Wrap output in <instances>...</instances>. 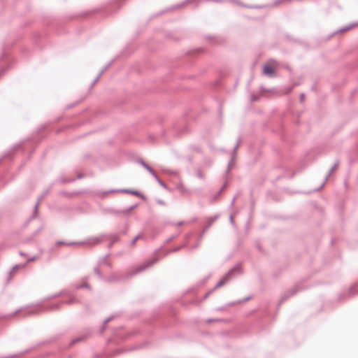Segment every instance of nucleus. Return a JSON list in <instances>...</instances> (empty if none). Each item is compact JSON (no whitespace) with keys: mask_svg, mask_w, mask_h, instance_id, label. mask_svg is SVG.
I'll return each mask as SVG.
<instances>
[{"mask_svg":"<svg viewBox=\"0 0 358 358\" xmlns=\"http://www.w3.org/2000/svg\"><path fill=\"white\" fill-rule=\"evenodd\" d=\"M158 261L159 259L157 257H153L151 259L147 260L144 262L143 264L136 266L131 271L126 274H122L120 273H114L108 278L107 280L109 282L124 280L126 279L131 278L137 274H139L145 271V270L152 267Z\"/></svg>","mask_w":358,"mask_h":358,"instance_id":"nucleus-1","label":"nucleus"},{"mask_svg":"<svg viewBox=\"0 0 358 358\" xmlns=\"http://www.w3.org/2000/svg\"><path fill=\"white\" fill-rule=\"evenodd\" d=\"M241 273V264L238 263L233 266L229 271L221 278V280L217 283V285L211 289V292H214L217 288L224 285L234 278L236 274Z\"/></svg>","mask_w":358,"mask_h":358,"instance_id":"nucleus-2","label":"nucleus"},{"mask_svg":"<svg viewBox=\"0 0 358 358\" xmlns=\"http://www.w3.org/2000/svg\"><path fill=\"white\" fill-rule=\"evenodd\" d=\"M113 192H122V193L131 194L132 195L138 196L144 200L146 199L145 195L143 194L142 193H141L139 191L129 189H110L108 191L103 192L101 193V194H102L101 198H103L108 193H113Z\"/></svg>","mask_w":358,"mask_h":358,"instance_id":"nucleus-3","label":"nucleus"},{"mask_svg":"<svg viewBox=\"0 0 358 358\" xmlns=\"http://www.w3.org/2000/svg\"><path fill=\"white\" fill-rule=\"evenodd\" d=\"M106 236V234H102L99 236H94V237L88 238L84 241H80L79 243V244L87 245L91 247L95 246V245L99 244L100 243L103 242V238Z\"/></svg>","mask_w":358,"mask_h":358,"instance_id":"nucleus-4","label":"nucleus"},{"mask_svg":"<svg viewBox=\"0 0 358 358\" xmlns=\"http://www.w3.org/2000/svg\"><path fill=\"white\" fill-rule=\"evenodd\" d=\"M358 294V282L354 284L352 286L350 287L348 291L343 292L339 295L338 299L342 301L345 299L350 298L351 296H355Z\"/></svg>","mask_w":358,"mask_h":358,"instance_id":"nucleus-5","label":"nucleus"},{"mask_svg":"<svg viewBox=\"0 0 358 358\" xmlns=\"http://www.w3.org/2000/svg\"><path fill=\"white\" fill-rule=\"evenodd\" d=\"M41 311L39 308H34L32 309H26V308H20L16 310L12 314L10 315V317H13L18 313H22L23 317H27L34 315L38 314Z\"/></svg>","mask_w":358,"mask_h":358,"instance_id":"nucleus-6","label":"nucleus"},{"mask_svg":"<svg viewBox=\"0 0 358 358\" xmlns=\"http://www.w3.org/2000/svg\"><path fill=\"white\" fill-rule=\"evenodd\" d=\"M299 291V289L297 287H293L290 290L285 291L281 298L279 300V306H280L282 303H284L287 299H288L292 296L295 295Z\"/></svg>","mask_w":358,"mask_h":358,"instance_id":"nucleus-7","label":"nucleus"},{"mask_svg":"<svg viewBox=\"0 0 358 358\" xmlns=\"http://www.w3.org/2000/svg\"><path fill=\"white\" fill-rule=\"evenodd\" d=\"M339 165V161H336V162L334 164V166L331 168V169L329 170V173L326 176L325 178H324V182L321 184V185L317 187V189H315L314 191L317 192V191H319L325 185L326 182L328 180L329 176L331 175V173L334 172V171L337 169V167Z\"/></svg>","mask_w":358,"mask_h":358,"instance_id":"nucleus-8","label":"nucleus"},{"mask_svg":"<svg viewBox=\"0 0 358 358\" xmlns=\"http://www.w3.org/2000/svg\"><path fill=\"white\" fill-rule=\"evenodd\" d=\"M219 217V215H215L214 216H210L207 217V225L204 227L203 230V233L201 236V238H202L204 233L213 225V224L217 220V219Z\"/></svg>","mask_w":358,"mask_h":358,"instance_id":"nucleus-9","label":"nucleus"},{"mask_svg":"<svg viewBox=\"0 0 358 358\" xmlns=\"http://www.w3.org/2000/svg\"><path fill=\"white\" fill-rule=\"evenodd\" d=\"M192 0H186L180 3H178V4H176L169 8H167L166 10H162L161 12V13H164L165 12H167V11H169V10H175V9H178V8H183L184 6H185L187 3L192 2Z\"/></svg>","mask_w":358,"mask_h":358,"instance_id":"nucleus-10","label":"nucleus"},{"mask_svg":"<svg viewBox=\"0 0 358 358\" xmlns=\"http://www.w3.org/2000/svg\"><path fill=\"white\" fill-rule=\"evenodd\" d=\"M232 2H234L235 3L245 7L248 8H254V9H261L266 7L265 5H252V6H246V4H244L243 3L241 2L239 0H231Z\"/></svg>","mask_w":358,"mask_h":358,"instance_id":"nucleus-11","label":"nucleus"},{"mask_svg":"<svg viewBox=\"0 0 358 358\" xmlns=\"http://www.w3.org/2000/svg\"><path fill=\"white\" fill-rule=\"evenodd\" d=\"M120 234H110L109 236V238H110V243L108 244V248L110 250L112 248V247L113 246V245L115 243H117L120 241V237H119Z\"/></svg>","mask_w":358,"mask_h":358,"instance_id":"nucleus-12","label":"nucleus"},{"mask_svg":"<svg viewBox=\"0 0 358 358\" xmlns=\"http://www.w3.org/2000/svg\"><path fill=\"white\" fill-rule=\"evenodd\" d=\"M263 73L269 77H272L275 73V69L268 64H265L264 66Z\"/></svg>","mask_w":358,"mask_h":358,"instance_id":"nucleus-13","label":"nucleus"},{"mask_svg":"<svg viewBox=\"0 0 358 358\" xmlns=\"http://www.w3.org/2000/svg\"><path fill=\"white\" fill-rule=\"evenodd\" d=\"M103 212L105 213H110L112 215H119V214H124V209L117 210L113 208H107L103 209Z\"/></svg>","mask_w":358,"mask_h":358,"instance_id":"nucleus-14","label":"nucleus"},{"mask_svg":"<svg viewBox=\"0 0 358 358\" xmlns=\"http://www.w3.org/2000/svg\"><path fill=\"white\" fill-rule=\"evenodd\" d=\"M62 305L61 301L58 303H53L52 305L48 306L44 308V309L47 311H54L59 309L60 306Z\"/></svg>","mask_w":358,"mask_h":358,"instance_id":"nucleus-15","label":"nucleus"},{"mask_svg":"<svg viewBox=\"0 0 358 358\" xmlns=\"http://www.w3.org/2000/svg\"><path fill=\"white\" fill-rule=\"evenodd\" d=\"M137 162L142 166H143L148 172L152 170V169L143 159H139L137 160Z\"/></svg>","mask_w":358,"mask_h":358,"instance_id":"nucleus-16","label":"nucleus"},{"mask_svg":"<svg viewBox=\"0 0 358 358\" xmlns=\"http://www.w3.org/2000/svg\"><path fill=\"white\" fill-rule=\"evenodd\" d=\"M87 337V336L84 335V336H78L74 339H73L70 343H69V345H73L78 342H80L83 340L85 339V338Z\"/></svg>","mask_w":358,"mask_h":358,"instance_id":"nucleus-17","label":"nucleus"},{"mask_svg":"<svg viewBox=\"0 0 358 358\" xmlns=\"http://www.w3.org/2000/svg\"><path fill=\"white\" fill-rule=\"evenodd\" d=\"M78 302V300L76 297L74 296H72L70 299L69 300H64V301H61V303L62 305V304H66V305H71V304H73L74 303H76Z\"/></svg>","mask_w":358,"mask_h":358,"instance_id":"nucleus-18","label":"nucleus"},{"mask_svg":"<svg viewBox=\"0 0 358 358\" xmlns=\"http://www.w3.org/2000/svg\"><path fill=\"white\" fill-rule=\"evenodd\" d=\"M353 26H354L353 24L345 26V27L338 29V31H334L332 35H335V34H336L338 33H341V32H344L345 31H348V30L350 29Z\"/></svg>","mask_w":358,"mask_h":358,"instance_id":"nucleus-19","label":"nucleus"},{"mask_svg":"<svg viewBox=\"0 0 358 358\" xmlns=\"http://www.w3.org/2000/svg\"><path fill=\"white\" fill-rule=\"evenodd\" d=\"M156 180L159 183V185L162 186L163 188L168 191L171 190V189L167 186V185L165 182H164L159 178H157Z\"/></svg>","mask_w":358,"mask_h":358,"instance_id":"nucleus-20","label":"nucleus"},{"mask_svg":"<svg viewBox=\"0 0 358 358\" xmlns=\"http://www.w3.org/2000/svg\"><path fill=\"white\" fill-rule=\"evenodd\" d=\"M114 60H111L107 65H106L103 69L99 72V73L98 75H100V76L101 77L102 75L104 73V72H106L107 71V69L112 65V64L113 63Z\"/></svg>","mask_w":358,"mask_h":358,"instance_id":"nucleus-21","label":"nucleus"},{"mask_svg":"<svg viewBox=\"0 0 358 358\" xmlns=\"http://www.w3.org/2000/svg\"><path fill=\"white\" fill-rule=\"evenodd\" d=\"M113 319V316H110L108 317H107L104 321H103V326L101 329V333L102 334L104 330H105V326L106 324L109 322L110 321H111Z\"/></svg>","mask_w":358,"mask_h":358,"instance_id":"nucleus-22","label":"nucleus"},{"mask_svg":"<svg viewBox=\"0 0 358 358\" xmlns=\"http://www.w3.org/2000/svg\"><path fill=\"white\" fill-rule=\"evenodd\" d=\"M141 238H143V236L141 235V234H138L137 236H136L134 239L131 241L130 243V245L131 246H134L136 245V243L138 240L139 239H141Z\"/></svg>","mask_w":358,"mask_h":358,"instance_id":"nucleus-23","label":"nucleus"},{"mask_svg":"<svg viewBox=\"0 0 358 358\" xmlns=\"http://www.w3.org/2000/svg\"><path fill=\"white\" fill-rule=\"evenodd\" d=\"M138 206V203H136L134 205H132V206H129L127 208H124V214L129 213L130 211H131L132 210L136 208Z\"/></svg>","mask_w":358,"mask_h":358,"instance_id":"nucleus-24","label":"nucleus"},{"mask_svg":"<svg viewBox=\"0 0 358 358\" xmlns=\"http://www.w3.org/2000/svg\"><path fill=\"white\" fill-rule=\"evenodd\" d=\"M240 140H241V138H238V141H237L236 144L235 145V146H234V151H233V155H232V157H236V150H237V149H238V147H239V145H240Z\"/></svg>","mask_w":358,"mask_h":358,"instance_id":"nucleus-25","label":"nucleus"},{"mask_svg":"<svg viewBox=\"0 0 358 358\" xmlns=\"http://www.w3.org/2000/svg\"><path fill=\"white\" fill-rule=\"evenodd\" d=\"M82 288H87V289H90V286L89 284L87 283H83V284H81V285H79L76 287V289H82Z\"/></svg>","mask_w":358,"mask_h":358,"instance_id":"nucleus-26","label":"nucleus"},{"mask_svg":"<svg viewBox=\"0 0 358 358\" xmlns=\"http://www.w3.org/2000/svg\"><path fill=\"white\" fill-rule=\"evenodd\" d=\"M94 271L95 273V274L100 278L101 279L102 278V274L101 273V271L99 269L98 267H95L94 268Z\"/></svg>","mask_w":358,"mask_h":358,"instance_id":"nucleus-27","label":"nucleus"},{"mask_svg":"<svg viewBox=\"0 0 358 358\" xmlns=\"http://www.w3.org/2000/svg\"><path fill=\"white\" fill-rule=\"evenodd\" d=\"M251 299H252V296H247L246 298L243 299V300L238 301L237 302H233L231 304L246 302V301H248L249 300H250Z\"/></svg>","mask_w":358,"mask_h":358,"instance_id":"nucleus-28","label":"nucleus"},{"mask_svg":"<svg viewBox=\"0 0 358 358\" xmlns=\"http://www.w3.org/2000/svg\"><path fill=\"white\" fill-rule=\"evenodd\" d=\"M39 203H40V201H38L37 203L35 204V206H34V213L32 217H35L36 216Z\"/></svg>","mask_w":358,"mask_h":358,"instance_id":"nucleus-29","label":"nucleus"},{"mask_svg":"<svg viewBox=\"0 0 358 358\" xmlns=\"http://www.w3.org/2000/svg\"><path fill=\"white\" fill-rule=\"evenodd\" d=\"M185 246V245H182L179 247L174 248L172 250H171L169 251V252H176L179 251L181 248H184Z\"/></svg>","mask_w":358,"mask_h":358,"instance_id":"nucleus-30","label":"nucleus"},{"mask_svg":"<svg viewBox=\"0 0 358 358\" xmlns=\"http://www.w3.org/2000/svg\"><path fill=\"white\" fill-rule=\"evenodd\" d=\"M101 76L100 75H98L96 78L93 80V82L92 83L91 85H90V88H92L95 84L99 81V80L100 79Z\"/></svg>","mask_w":358,"mask_h":358,"instance_id":"nucleus-31","label":"nucleus"},{"mask_svg":"<svg viewBox=\"0 0 358 358\" xmlns=\"http://www.w3.org/2000/svg\"><path fill=\"white\" fill-rule=\"evenodd\" d=\"M60 181H61V182H62V183H63V184H64V183H66V182H74V181H75V179H74V178H73V179H70V180H66V179H64V178H60Z\"/></svg>","mask_w":358,"mask_h":358,"instance_id":"nucleus-32","label":"nucleus"},{"mask_svg":"<svg viewBox=\"0 0 358 358\" xmlns=\"http://www.w3.org/2000/svg\"><path fill=\"white\" fill-rule=\"evenodd\" d=\"M25 266V264H24V265L16 264L15 266H14L13 267V269H12L11 271H10V272H9V275H12V273H13V270H15V269H16V268H20V267H21V266Z\"/></svg>","mask_w":358,"mask_h":358,"instance_id":"nucleus-33","label":"nucleus"},{"mask_svg":"<svg viewBox=\"0 0 358 358\" xmlns=\"http://www.w3.org/2000/svg\"><path fill=\"white\" fill-rule=\"evenodd\" d=\"M229 222H230V223L231 224V225H232L234 228H236V223H235V222H234V218H233V215H231L229 216Z\"/></svg>","mask_w":358,"mask_h":358,"instance_id":"nucleus-34","label":"nucleus"},{"mask_svg":"<svg viewBox=\"0 0 358 358\" xmlns=\"http://www.w3.org/2000/svg\"><path fill=\"white\" fill-rule=\"evenodd\" d=\"M156 203L157 204H159V205H161V206H166V203L163 200H162V199H157L156 200Z\"/></svg>","mask_w":358,"mask_h":358,"instance_id":"nucleus-35","label":"nucleus"},{"mask_svg":"<svg viewBox=\"0 0 358 358\" xmlns=\"http://www.w3.org/2000/svg\"><path fill=\"white\" fill-rule=\"evenodd\" d=\"M226 187V184H224L221 187L220 189L217 191V192L216 193L217 194V196H220V194L222 193V192L223 191V189L225 188Z\"/></svg>","mask_w":358,"mask_h":358,"instance_id":"nucleus-36","label":"nucleus"},{"mask_svg":"<svg viewBox=\"0 0 358 358\" xmlns=\"http://www.w3.org/2000/svg\"><path fill=\"white\" fill-rule=\"evenodd\" d=\"M226 187V184H224L221 187L220 189L217 191V192L216 193L217 194V196H220V194L222 193V192L223 191V189L225 188Z\"/></svg>","mask_w":358,"mask_h":358,"instance_id":"nucleus-37","label":"nucleus"},{"mask_svg":"<svg viewBox=\"0 0 358 358\" xmlns=\"http://www.w3.org/2000/svg\"><path fill=\"white\" fill-rule=\"evenodd\" d=\"M178 236V234H176V235H173L171 237H169L167 240H166V243H169L170 241H171L172 240H173L174 238H176L177 236Z\"/></svg>","mask_w":358,"mask_h":358,"instance_id":"nucleus-38","label":"nucleus"},{"mask_svg":"<svg viewBox=\"0 0 358 358\" xmlns=\"http://www.w3.org/2000/svg\"><path fill=\"white\" fill-rule=\"evenodd\" d=\"M48 193V189L46 190L39 198L38 200L40 202L45 197V196Z\"/></svg>","mask_w":358,"mask_h":358,"instance_id":"nucleus-39","label":"nucleus"},{"mask_svg":"<svg viewBox=\"0 0 358 358\" xmlns=\"http://www.w3.org/2000/svg\"><path fill=\"white\" fill-rule=\"evenodd\" d=\"M196 176L200 179H203L204 178L203 175L199 171L196 172Z\"/></svg>","mask_w":358,"mask_h":358,"instance_id":"nucleus-40","label":"nucleus"},{"mask_svg":"<svg viewBox=\"0 0 358 358\" xmlns=\"http://www.w3.org/2000/svg\"><path fill=\"white\" fill-rule=\"evenodd\" d=\"M149 173L155 178V180H157V178H159L153 169Z\"/></svg>","mask_w":358,"mask_h":358,"instance_id":"nucleus-41","label":"nucleus"},{"mask_svg":"<svg viewBox=\"0 0 358 358\" xmlns=\"http://www.w3.org/2000/svg\"><path fill=\"white\" fill-rule=\"evenodd\" d=\"M149 173L155 178V180H157V178H159L153 169Z\"/></svg>","mask_w":358,"mask_h":358,"instance_id":"nucleus-42","label":"nucleus"},{"mask_svg":"<svg viewBox=\"0 0 358 358\" xmlns=\"http://www.w3.org/2000/svg\"><path fill=\"white\" fill-rule=\"evenodd\" d=\"M66 242L65 241H59L56 243V245H66Z\"/></svg>","mask_w":358,"mask_h":358,"instance_id":"nucleus-43","label":"nucleus"},{"mask_svg":"<svg viewBox=\"0 0 358 358\" xmlns=\"http://www.w3.org/2000/svg\"><path fill=\"white\" fill-rule=\"evenodd\" d=\"M36 259V256H33V257H31L29 258V259L27 260V263H29V262H33V261H34Z\"/></svg>","mask_w":358,"mask_h":358,"instance_id":"nucleus-44","label":"nucleus"},{"mask_svg":"<svg viewBox=\"0 0 358 358\" xmlns=\"http://www.w3.org/2000/svg\"><path fill=\"white\" fill-rule=\"evenodd\" d=\"M284 0H275L273 3V5L274 6H278L279 5L280 3H281L282 2H283Z\"/></svg>","mask_w":358,"mask_h":358,"instance_id":"nucleus-45","label":"nucleus"},{"mask_svg":"<svg viewBox=\"0 0 358 358\" xmlns=\"http://www.w3.org/2000/svg\"><path fill=\"white\" fill-rule=\"evenodd\" d=\"M6 69L3 67L0 68V77L6 72Z\"/></svg>","mask_w":358,"mask_h":358,"instance_id":"nucleus-46","label":"nucleus"},{"mask_svg":"<svg viewBox=\"0 0 358 358\" xmlns=\"http://www.w3.org/2000/svg\"><path fill=\"white\" fill-rule=\"evenodd\" d=\"M79 243L80 242H70V243H67L66 245H80Z\"/></svg>","mask_w":358,"mask_h":358,"instance_id":"nucleus-47","label":"nucleus"},{"mask_svg":"<svg viewBox=\"0 0 358 358\" xmlns=\"http://www.w3.org/2000/svg\"><path fill=\"white\" fill-rule=\"evenodd\" d=\"M64 293H65V292H64V291H61V292H58V293L55 294V296H56V298H57V297H59V296H61V295L64 294Z\"/></svg>","mask_w":358,"mask_h":358,"instance_id":"nucleus-48","label":"nucleus"},{"mask_svg":"<svg viewBox=\"0 0 358 358\" xmlns=\"http://www.w3.org/2000/svg\"><path fill=\"white\" fill-rule=\"evenodd\" d=\"M305 99V94L303 93L300 94V101L303 102Z\"/></svg>","mask_w":358,"mask_h":358,"instance_id":"nucleus-49","label":"nucleus"},{"mask_svg":"<svg viewBox=\"0 0 358 358\" xmlns=\"http://www.w3.org/2000/svg\"><path fill=\"white\" fill-rule=\"evenodd\" d=\"M56 298V296H55V294L53 295H50V296H48L45 300H51V299H55Z\"/></svg>","mask_w":358,"mask_h":358,"instance_id":"nucleus-50","label":"nucleus"},{"mask_svg":"<svg viewBox=\"0 0 358 358\" xmlns=\"http://www.w3.org/2000/svg\"><path fill=\"white\" fill-rule=\"evenodd\" d=\"M234 159H235V157H232L231 159L229 162L228 165H227V166H228V169H229L230 166H231V163H232V161H233ZM228 171H229V170H227V172H228Z\"/></svg>","mask_w":358,"mask_h":358,"instance_id":"nucleus-51","label":"nucleus"},{"mask_svg":"<svg viewBox=\"0 0 358 358\" xmlns=\"http://www.w3.org/2000/svg\"><path fill=\"white\" fill-rule=\"evenodd\" d=\"M43 229V227L41 226L40 228H38L36 231H35V234H38L39 232H41L42 230Z\"/></svg>","mask_w":358,"mask_h":358,"instance_id":"nucleus-52","label":"nucleus"},{"mask_svg":"<svg viewBox=\"0 0 358 358\" xmlns=\"http://www.w3.org/2000/svg\"><path fill=\"white\" fill-rule=\"evenodd\" d=\"M213 292H211V289L208 291L203 296L204 299H206L210 294H212Z\"/></svg>","mask_w":358,"mask_h":358,"instance_id":"nucleus-53","label":"nucleus"},{"mask_svg":"<svg viewBox=\"0 0 358 358\" xmlns=\"http://www.w3.org/2000/svg\"><path fill=\"white\" fill-rule=\"evenodd\" d=\"M236 199V196H235L233 198V199H232V201H231V203H230V206H234V203H235Z\"/></svg>","mask_w":358,"mask_h":358,"instance_id":"nucleus-54","label":"nucleus"},{"mask_svg":"<svg viewBox=\"0 0 358 358\" xmlns=\"http://www.w3.org/2000/svg\"><path fill=\"white\" fill-rule=\"evenodd\" d=\"M109 255H110V254H109V253L106 254V255H105V257L103 258V260H102V261H103V262H106V259L108 257V256H109Z\"/></svg>","mask_w":358,"mask_h":358,"instance_id":"nucleus-55","label":"nucleus"},{"mask_svg":"<svg viewBox=\"0 0 358 358\" xmlns=\"http://www.w3.org/2000/svg\"><path fill=\"white\" fill-rule=\"evenodd\" d=\"M213 2H216V3H223L224 2V0H211Z\"/></svg>","mask_w":358,"mask_h":358,"instance_id":"nucleus-56","label":"nucleus"},{"mask_svg":"<svg viewBox=\"0 0 358 358\" xmlns=\"http://www.w3.org/2000/svg\"><path fill=\"white\" fill-rule=\"evenodd\" d=\"M84 177V175L83 173H79L77 176L78 179H81Z\"/></svg>","mask_w":358,"mask_h":358,"instance_id":"nucleus-57","label":"nucleus"},{"mask_svg":"<svg viewBox=\"0 0 358 358\" xmlns=\"http://www.w3.org/2000/svg\"><path fill=\"white\" fill-rule=\"evenodd\" d=\"M4 57H6V54L3 53L1 57H0V63L2 62Z\"/></svg>","mask_w":358,"mask_h":358,"instance_id":"nucleus-58","label":"nucleus"},{"mask_svg":"<svg viewBox=\"0 0 358 358\" xmlns=\"http://www.w3.org/2000/svg\"><path fill=\"white\" fill-rule=\"evenodd\" d=\"M218 197L219 196H217V194H216L215 196H213V201H215Z\"/></svg>","mask_w":358,"mask_h":358,"instance_id":"nucleus-59","label":"nucleus"},{"mask_svg":"<svg viewBox=\"0 0 358 358\" xmlns=\"http://www.w3.org/2000/svg\"><path fill=\"white\" fill-rule=\"evenodd\" d=\"M19 255H20V256H24V257L27 255L24 252H21V251H20V252H19Z\"/></svg>","mask_w":358,"mask_h":358,"instance_id":"nucleus-60","label":"nucleus"},{"mask_svg":"<svg viewBox=\"0 0 358 358\" xmlns=\"http://www.w3.org/2000/svg\"><path fill=\"white\" fill-rule=\"evenodd\" d=\"M106 265H107L108 267H110V268H111V267H112V264H111V263H110V262H106Z\"/></svg>","mask_w":358,"mask_h":358,"instance_id":"nucleus-61","label":"nucleus"},{"mask_svg":"<svg viewBox=\"0 0 358 358\" xmlns=\"http://www.w3.org/2000/svg\"><path fill=\"white\" fill-rule=\"evenodd\" d=\"M257 248H258V250H259V251H262V247H261L259 245H258V244H257Z\"/></svg>","mask_w":358,"mask_h":358,"instance_id":"nucleus-62","label":"nucleus"},{"mask_svg":"<svg viewBox=\"0 0 358 358\" xmlns=\"http://www.w3.org/2000/svg\"><path fill=\"white\" fill-rule=\"evenodd\" d=\"M183 224V221H180L178 222V226H181Z\"/></svg>","mask_w":358,"mask_h":358,"instance_id":"nucleus-63","label":"nucleus"},{"mask_svg":"<svg viewBox=\"0 0 358 358\" xmlns=\"http://www.w3.org/2000/svg\"><path fill=\"white\" fill-rule=\"evenodd\" d=\"M127 234V230H124V231H122L121 232V234H123V235H124V234Z\"/></svg>","mask_w":358,"mask_h":358,"instance_id":"nucleus-64","label":"nucleus"}]
</instances>
